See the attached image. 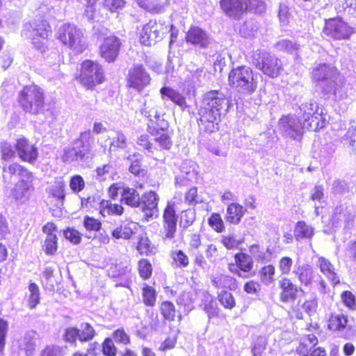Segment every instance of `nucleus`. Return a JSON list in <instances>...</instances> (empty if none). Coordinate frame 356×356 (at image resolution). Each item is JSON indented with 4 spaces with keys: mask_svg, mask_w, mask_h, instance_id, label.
<instances>
[{
    "mask_svg": "<svg viewBox=\"0 0 356 356\" xmlns=\"http://www.w3.org/2000/svg\"><path fill=\"white\" fill-rule=\"evenodd\" d=\"M227 100L225 95L218 90L207 92L198 109V125L205 131L214 132L218 129V123L223 111H226Z\"/></svg>",
    "mask_w": 356,
    "mask_h": 356,
    "instance_id": "f257e3e1",
    "label": "nucleus"
},
{
    "mask_svg": "<svg viewBox=\"0 0 356 356\" xmlns=\"http://www.w3.org/2000/svg\"><path fill=\"white\" fill-rule=\"evenodd\" d=\"M93 141L94 138L90 130L81 132L78 138L64 148L61 156L62 161L68 163L83 161Z\"/></svg>",
    "mask_w": 356,
    "mask_h": 356,
    "instance_id": "f03ea898",
    "label": "nucleus"
},
{
    "mask_svg": "<svg viewBox=\"0 0 356 356\" xmlns=\"http://www.w3.org/2000/svg\"><path fill=\"white\" fill-rule=\"evenodd\" d=\"M228 82L236 90L246 95L254 92L257 87L252 70L245 65L233 68L229 74Z\"/></svg>",
    "mask_w": 356,
    "mask_h": 356,
    "instance_id": "7ed1b4c3",
    "label": "nucleus"
},
{
    "mask_svg": "<svg viewBox=\"0 0 356 356\" xmlns=\"http://www.w3.org/2000/svg\"><path fill=\"white\" fill-rule=\"evenodd\" d=\"M19 103L26 113H40L44 110V91L35 84L26 86L19 92Z\"/></svg>",
    "mask_w": 356,
    "mask_h": 356,
    "instance_id": "20e7f679",
    "label": "nucleus"
},
{
    "mask_svg": "<svg viewBox=\"0 0 356 356\" xmlns=\"http://www.w3.org/2000/svg\"><path fill=\"white\" fill-rule=\"evenodd\" d=\"M225 13L233 19H239L247 11L262 13L266 9L262 0H220Z\"/></svg>",
    "mask_w": 356,
    "mask_h": 356,
    "instance_id": "39448f33",
    "label": "nucleus"
},
{
    "mask_svg": "<svg viewBox=\"0 0 356 356\" xmlns=\"http://www.w3.org/2000/svg\"><path fill=\"white\" fill-rule=\"evenodd\" d=\"M300 111L305 129L317 131L326 126L327 121L323 109L318 106L316 101L309 99L302 103L300 106Z\"/></svg>",
    "mask_w": 356,
    "mask_h": 356,
    "instance_id": "423d86ee",
    "label": "nucleus"
},
{
    "mask_svg": "<svg viewBox=\"0 0 356 356\" xmlns=\"http://www.w3.org/2000/svg\"><path fill=\"white\" fill-rule=\"evenodd\" d=\"M253 63L264 74L272 78L278 76L283 70L281 60L265 51H259L254 54Z\"/></svg>",
    "mask_w": 356,
    "mask_h": 356,
    "instance_id": "0eeeda50",
    "label": "nucleus"
},
{
    "mask_svg": "<svg viewBox=\"0 0 356 356\" xmlns=\"http://www.w3.org/2000/svg\"><path fill=\"white\" fill-rule=\"evenodd\" d=\"M312 77L313 81L318 83L325 93L329 94L332 90L331 84L338 79L339 74L334 66L323 63L318 64L313 68Z\"/></svg>",
    "mask_w": 356,
    "mask_h": 356,
    "instance_id": "6e6552de",
    "label": "nucleus"
},
{
    "mask_svg": "<svg viewBox=\"0 0 356 356\" xmlns=\"http://www.w3.org/2000/svg\"><path fill=\"white\" fill-rule=\"evenodd\" d=\"M81 37V31L71 24H63L58 31V39L72 49L75 54H80L86 49Z\"/></svg>",
    "mask_w": 356,
    "mask_h": 356,
    "instance_id": "1a4fd4ad",
    "label": "nucleus"
},
{
    "mask_svg": "<svg viewBox=\"0 0 356 356\" xmlns=\"http://www.w3.org/2000/svg\"><path fill=\"white\" fill-rule=\"evenodd\" d=\"M323 33L334 40H348L355 29L339 17L325 19Z\"/></svg>",
    "mask_w": 356,
    "mask_h": 356,
    "instance_id": "9d476101",
    "label": "nucleus"
},
{
    "mask_svg": "<svg viewBox=\"0 0 356 356\" xmlns=\"http://www.w3.org/2000/svg\"><path fill=\"white\" fill-rule=\"evenodd\" d=\"M168 33V25L165 22L150 20L144 25L140 35V42L146 46H151L160 40Z\"/></svg>",
    "mask_w": 356,
    "mask_h": 356,
    "instance_id": "9b49d317",
    "label": "nucleus"
},
{
    "mask_svg": "<svg viewBox=\"0 0 356 356\" xmlns=\"http://www.w3.org/2000/svg\"><path fill=\"white\" fill-rule=\"evenodd\" d=\"M80 80L88 89H91L97 84L101 83L104 80L102 67L97 63L89 60H85L81 65Z\"/></svg>",
    "mask_w": 356,
    "mask_h": 356,
    "instance_id": "f8f14e48",
    "label": "nucleus"
},
{
    "mask_svg": "<svg viewBox=\"0 0 356 356\" xmlns=\"http://www.w3.org/2000/svg\"><path fill=\"white\" fill-rule=\"evenodd\" d=\"M234 261L228 265V269L231 273L243 279H248L254 275V260L249 254L245 252L235 254Z\"/></svg>",
    "mask_w": 356,
    "mask_h": 356,
    "instance_id": "ddd939ff",
    "label": "nucleus"
},
{
    "mask_svg": "<svg viewBox=\"0 0 356 356\" xmlns=\"http://www.w3.org/2000/svg\"><path fill=\"white\" fill-rule=\"evenodd\" d=\"M168 123L161 120L159 124H147V131L154 137L160 149H170L172 145V135L168 130Z\"/></svg>",
    "mask_w": 356,
    "mask_h": 356,
    "instance_id": "4468645a",
    "label": "nucleus"
},
{
    "mask_svg": "<svg viewBox=\"0 0 356 356\" xmlns=\"http://www.w3.org/2000/svg\"><path fill=\"white\" fill-rule=\"evenodd\" d=\"M31 27L32 29L24 32V34L31 39L37 49L44 51L45 40L51 33L49 24L45 20H40L35 22Z\"/></svg>",
    "mask_w": 356,
    "mask_h": 356,
    "instance_id": "2eb2a0df",
    "label": "nucleus"
},
{
    "mask_svg": "<svg viewBox=\"0 0 356 356\" xmlns=\"http://www.w3.org/2000/svg\"><path fill=\"white\" fill-rule=\"evenodd\" d=\"M280 130L286 137L300 141L304 133L305 126L294 115H286L280 119Z\"/></svg>",
    "mask_w": 356,
    "mask_h": 356,
    "instance_id": "dca6fc26",
    "label": "nucleus"
},
{
    "mask_svg": "<svg viewBox=\"0 0 356 356\" xmlns=\"http://www.w3.org/2000/svg\"><path fill=\"white\" fill-rule=\"evenodd\" d=\"M159 200V195L152 191L145 192L140 200L138 207L143 213V216L148 221L158 217L159 209L158 203Z\"/></svg>",
    "mask_w": 356,
    "mask_h": 356,
    "instance_id": "f3484780",
    "label": "nucleus"
},
{
    "mask_svg": "<svg viewBox=\"0 0 356 356\" xmlns=\"http://www.w3.org/2000/svg\"><path fill=\"white\" fill-rule=\"evenodd\" d=\"M150 80L149 74L142 65H134L129 70L127 83L129 87L134 88L138 91L149 85Z\"/></svg>",
    "mask_w": 356,
    "mask_h": 356,
    "instance_id": "a211bd4d",
    "label": "nucleus"
},
{
    "mask_svg": "<svg viewBox=\"0 0 356 356\" xmlns=\"http://www.w3.org/2000/svg\"><path fill=\"white\" fill-rule=\"evenodd\" d=\"M177 218L175 203L168 202L163 215L165 240H172L174 238L177 231Z\"/></svg>",
    "mask_w": 356,
    "mask_h": 356,
    "instance_id": "6ab92c4d",
    "label": "nucleus"
},
{
    "mask_svg": "<svg viewBox=\"0 0 356 356\" xmlns=\"http://www.w3.org/2000/svg\"><path fill=\"white\" fill-rule=\"evenodd\" d=\"M278 286L280 289L279 298L283 303L294 302L298 298V292L302 291L300 286L294 284L287 277H282L279 280Z\"/></svg>",
    "mask_w": 356,
    "mask_h": 356,
    "instance_id": "aec40b11",
    "label": "nucleus"
},
{
    "mask_svg": "<svg viewBox=\"0 0 356 356\" xmlns=\"http://www.w3.org/2000/svg\"><path fill=\"white\" fill-rule=\"evenodd\" d=\"M3 177L6 182H12L15 180L31 179L32 173L24 168L22 165L13 163L8 166L3 165Z\"/></svg>",
    "mask_w": 356,
    "mask_h": 356,
    "instance_id": "412c9836",
    "label": "nucleus"
},
{
    "mask_svg": "<svg viewBox=\"0 0 356 356\" xmlns=\"http://www.w3.org/2000/svg\"><path fill=\"white\" fill-rule=\"evenodd\" d=\"M15 149L19 157L23 161L33 163L38 158V153L37 148L24 138H21L17 140Z\"/></svg>",
    "mask_w": 356,
    "mask_h": 356,
    "instance_id": "4be33fe9",
    "label": "nucleus"
},
{
    "mask_svg": "<svg viewBox=\"0 0 356 356\" xmlns=\"http://www.w3.org/2000/svg\"><path fill=\"white\" fill-rule=\"evenodd\" d=\"M120 42L115 36H109L104 39L100 46V54L108 62H113L118 55Z\"/></svg>",
    "mask_w": 356,
    "mask_h": 356,
    "instance_id": "5701e85b",
    "label": "nucleus"
},
{
    "mask_svg": "<svg viewBox=\"0 0 356 356\" xmlns=\"http://www.w3.org/2000/svg\"><path fill=\"white\" fill-rule=\"evenodd\" d=\"M31 179H24L19 180L13 190L12 195L18 203H24L26 202L33 191L34 188Z\"/></svg>",
    "mask_w": 356,
    "mask_h": 356,
    "instance_id": "b1692460",
    "label": "nucleus"
},
{
    "mask_svg": "<svg viewBox=\"0 0 356 356\" xmlns=\"http://www.w3.org/2000/svg\"><path fill=\"white\" fill-rule=\"evenodd\" d=\"M186 42L206 48L211 42L209 34L198 26H192L186 33Z\"/></svg>",
    "mask_w": 356,
    "mask_h": 356,
    "instance_id": "393cba45",
    "label": "nucleus"
},
{
    "mask_svg": "<svg viewBox=\"0 0 356 356\" xmlns=\"http://www.w3.org/2000/svg\"><path fill=\"white\" fill-rule=\"evenodd\" d=\"M299 282L305 287H311L315 278V273L312 266L308 264L296 265L293 270Z\"/></svg>",
    "mask_w": 356,
    "mask_h": 356,
    "instance_id": "a878e982",
    "label": "nucleus"
},
{
    "mask_svg": "<svg viewBox=\"0 0 356 356\" xmlns=\"http://www.w3.org/2000/svg\"><path fill=\"white\" fill-rule=\"evenodd\" d=\"M316 265L333 286L340 282L337 270L328 259L321 256L318 257Z\"/></svg>",
    "mask_w": 356,
    "mask_h": 356,
    "instance_id": "bb28decb",
    "label": "nucleus"
},
{
    "mask_svg": "<svg viewBox=\"0 0 356 356\" xmlns=\"http://www.w3.org/2000/svg\"><path fill=\"white\" fill-rule=\"evenodd\" d=\"M140 112L142 115L149 119L147 124H159L161 120H165L161 118L160 113L158 111L156 102L152 99L145 101Z\"/></svg>",
    "mask_w": 356,
    "mask_h": 356,
    "instance_id": "cd10ccee",
    "label": "nucleus"
},
{
    "mask_svg": "<svg viewBox=\"0 0 356 356\" xmlns=\"http://www.w3.org/2000/svg\"><path fill=\"white\" fill-rule=\"evenodd\" d=\"M353 219V216L350 212L347 211L346 207L343 205H340L336 207L334 209L330 220L335 227L343 224L346 227L351 224Z\"/></svg>",
    "mask_w": 356,
    "mask_h": 356,
    "instance_id": "c85d7f7f",
    "label": "nucleus"
},
{
    "mask_svg": "<svg viewBox=\"0 0 356 356\" xmlns=\"http://www.w3.org/2000/svg\"><path fill=\"white\" fill-rule=\"evenodd\" d=\"M137 228L136 222L124 221L112 232V236L117 239H129L136 232Z\"/></svg>",
    "mask_w": 356,
    "mask_h": 356,
    "instance_id": "c756f323",
    "label": "nucleus"
},
{
    "mask_svg": "<svg viewBox=\"0 0 356 356\" xmlns=\"http://www.w3.org/2000/svg\"><path fill=\"white\" fill-rule=\"evenodd\" d=\"M140 197L138 192L134 188L122 186L121 201L125 204L137 208L140 205Z\"/></svg>",
    "mask_w": 356,
    "mask_h": 356,
    "instance_id": "7c9ffc66",
    "label": "nucleus"
},
{
    "mask_svg": "<svg viewBox=\"0 0 356 356\" xmlns=\"http://www.w3.org/2000/svg\"><path fill=\"white\" fill-rule=\"evenodd\" d=\"M318 342V338L313 334H309L302 337L297 348V353L301 356H308L315 349Z\"/></svg>",
    "mask_w": 356,
    "mask_h": 356,
    "instance_id": "2f4dec72",
    "label": "nucleus"
},
{
    "mask_svg": "<svg viewBox=\"0 0 356 356\" xmlns=\"http://www.w3.org/2000/svg\"><path fill=\"white\" fill-rule=\"evenodd\" d=\"M160 92L163 99L168 98L182 108L187 106L185 97L175 90L170 87H163Z\"/></svg>",
    "mask_w": 356,
    "mask_h": 356,
    "instance_id": "473e14b6",
    "label": "nucleus"
},
{
    "mask_svg": "<svg viewBox=\"0 0 356 356\" xmlns=\"http://www.w3.org/2000/svg\"><path fill=\"white\" fill-rule=\"evenodd\" d=\"M246 209L236 203L230 204L227 209V220L233 224H238L244 216Z\"/></svg>",
    "mask_w": 356,
    "mask_h": 356,
    "instance_id": "72a5a7b5",
    "label": "nucleus"
},
{
    "mask_svg": "<svg viewBox=\"0 0 356 356\" xmlns=\"http://www.w3.org/2000/svg\"><path fill=\"white\" fill-rule=\"evenodd\" d=\"M123 211L124 208L120 204H112L110 201L104 200L99 202V213L104 217L110 215L120 216Z\"/></svg>",
    "mask_w": 356,
    "mask_h": 356,
    "instance_id": "f704fd0d",
    "label": "nucleus"
},
{
    "mask_svg": "<svg viewBox=\"0 0 356 356\" xmlns=\"http://www.w3.org/2000/svg\"><path fill=\"white\" fill-rule=\"evenodd\" d=\"M275 268L271 264L264 266L259 270L260 281L265 286H270L275 282Z\"/></svg>",
    "mask_w": 356,
    "mask_h": 356,
    "instance_id": "c9c22d12",
    "label": "nucleus"
},
{
    "mask_svg": "<svg viewBox=\"0 0 356 356\" xmlns=\"http://www.w3.org/2000/svg\"><path fill=\"white\" fill-rule=\"evenodd\" d=\"M314 233V228L306 224L305 222L299 221L297 222L294 230V236L297 241L302 238H311Z\"/></svg>",
    "mask_w": 356,
    "mask_h": 356,
    "instance_id": "e433bc0d",
    "label": "nucleus"
},
{
    "mask_svg": "<svg viewBox=\"0 0 356 356\" xmlns=\"http://www.w3.org/2000/svg\"><path fill=\"white\" fill-rule=\"evenodd\" d=\"M213 283L218 288H226L234 290L237 287L236 280L234 277L226 275H220L214 277Z\"/></svg>",
    "mask_w": 356,
    "mask_h": 356,
    "instance_id": "4c0bfd02",
    "label": "nucleus"
},
{
    "mask_svg": "<svg viewBox=\"0 0 356 356\" xmlns=\"http://www.w3.org/2000/svg\"><path fill=\"white\" fill-rule=\"evenodd\" d=\"M37 334L34 331L28 332L24 337L20 346L26 351L27 355H31L35 346Z\"/></svg>",
    "mask_w": 356,
    "mask_h": 356,
    "instance_id": "58836bf2",
    "label": "nucleus"
},
{
    "mask_svg": "<svg viewBox=\"0 0 356 356\" xmlns=\"http://www.w3.org/2000/svg\"><path fill=\"white\" fill-rule=\"evenodd\" d=\"M331 86L332 90L329 93H332L337 99L343 100L348 97L345 83L340 76Z\"/></svg>",
    "mask_w": 356,
    "mask_h": 356,
    "instance_id": "ea45409f",
    "label": "nucleus"
},
{
    "mask_svg": "<svg viewBox=\"0 0 356 356\" xmlns=\"http://www.w3.org/2000/svg\"><path fill=\"white\" fill-rule=\"evenodd\" d=\"M348 320L343 315H332L329 320L328 327L332 331H341L344 330Z\"/></svg>",
    "mask_w": 356,
    "mask_h": 356,
    "instance_id": "a19ab883",
    "label": "nucleus"
},
{
    "mask_svg": "<svg viewBox=\"0 0 356 356\" xmlns=\"http://www.w3.org/2000/svg\"><path fill=\"white\" fill-rule=\"evenodd\" d=\"M65 184L62 178L56 179L52 186L49 188V193L60 200L65 198Z\"/></svg>",
    "mask_w": 356,
    "mask_h": 356,
    "instance_id": "79ce46f5",
    "label": "nucleus"
},
{
    "mask_svg": "<svg viewBox=\"0 0 356 356\" xmlns=\"http://www.w3.org/2000/svg\"><path fill=\"white\" fill-rule=\"evenodd\" d=\"M171 257L177 267L185 268L189 264L188 256L181 250L172 251Z\"/></svg>",
    "mask_w": 356,
    "mask_h": 356,
    "instance_id": "37998d69",
    "label": "nucleus"
},
{
    "mask_svg": "<svg viewBox=\"0 0 356 356\" xmlns=\"http://www.w3.org/2000/svg\"><path fill=\"white\" fill-rule=\"evenodd\" d=\"M196 296L197 294L194 290L184 291L177 297V302L178 305L189 307L194 302Z\"/></svg>",
    "mask_w": 356,
    "mask_h": 356,
    "instance_id": "c03bdc74",
    "label": "nucleus"
},
{
    "mask_svg": "<svg viewBox=\"0 0 356 356\" xmlns=\"http://www.w3.org/2000/svg\"><path fill=\"white\" fill-rule=\"evenodd\" d=\"M29 291L30 292L28 305L31 309H33L40 302V293L39 287L35 283H31L29 286Z\"/></svg>",
    "mask_w": 356,
    "mask_h": 356,
    "instance_id": "a18cd8bd",
    "label": "nucleus"
},
{
    "mask_svg": "<svg viewBox=\"0 0 356 356\" xmlns=\"http://www.w3.org/2000/svg\"><path fill=\"white\" fill-rule=\"evenodd\" d=\"M278 50L298 55L299 45L289 40H282L276 44Z\"/></svg>",
    "mask_w": 356,
    "mask_h": 356,
    "instance_id": "49530a36",
    "label": "nucleus"
},
{
    "mask_svg": "<svg viewBox=\"0 0 356 356\" xmlns=\"http://www.w3.org/2000/svg\"><path fill=\"white\" fill-rule=\"evenodd\" d=\"M143 300L145 305L152 307L156 302V291L150 286L143 288Z\"/></svg>",
    "mask_w": 356,
    "mask_h": 356,
    "instance_id": "de8ad7c7",
    "label": "nucleus"
},
{
    "mask_svg": "<svg viewBox=\"0 0 356 356\" xmlns=\"http://www.w3.org/2000/svg\"><path fill=\"white\" fill-rule=\"evenodd\" d=\"M127 147V138L125 135L119 131L117 133L116 136L113 138L109 147V152L116 149H124Z\"/></svg>",
    "mask_w": 356,
    "mask_h": 356,
    "instance_id": "09e8293b",
    "label": "nucleus"
},
{
    "mask_svg": "<svg viewBox=\"0 0 356 356\" xmlns=\"http://www.w3.org/2000/svg\"><path fill=\"white\" fill-rule=\"evenodd\" d=\"M79 341H88L91 340L95 334V331L93 327L89 323H82L81 325L80 329H79Z\"/></svg>",
    "mask_w": 356,
    "mask_h": 356,
    "instance_id": "8fccbe9b",
    "label": "nucleus"
},
{
    "mask_svg": "<svg viewBox=\"0 0 356 356\" xmlns=\"http://www.w3.org/2000/svg\"><path fill=\"white\" fill-rule=\"evenodd\" d=\"M43 249L47 254H54L57 250V237L56 234H49L44 241Z\"/></svg>",
    "mask_w": 356,
    "mask_h": 356,
    "instance_id": "3c124183",
    "label": "nucleus"
},
{
    "mask_svg": "<svg viewBox=\"0 0 356 356\" xmlns=\"http://www.w3.org/2000/svg\"><path fill=\"white\" fill-rule=\"evenodd\" d=\"M161 310L163 316L166 320L173 321L175 317V308L174 305L169 301L162 302Z\"/></svg>",
    "mask_w": 356,
    "mask_h": 356,
    "instance_id": "603ef678",
    "label": "nucleus"
},
{
    "mask_svg": "<svg viewBox=\"0 0 356 356\" xmlns=\"http://www.w3.org/2000/svg\"><path fill=\"white\" fill-rule=\"evenodd\" d=\"M218 300L221 305L227 309H232L235 306L234 296L228 291H222L218 295Z\"/></svg>",
    "mask_w": 356,
    "mask_h": 356,
    "instance_id": "864d4df0",
    "label": "nucleus"
},
{
    "mask_svg": "<svg viewBox=\"0 0 356 356\" xmlns=\"http://www.w3.org/2000/svg\"><path fill=\"white\" fill-rule=\"evenodd\" d=\"M137 144L151 154L158 150L156 146L149 141V136L146 134H143L138 138Z\"/></svg>",
    "mask_w": 356,
    "mask_h": 356,
    "instance_id": "5fc2aeb1",
    "label": "nucleus"
},
{
    "mask_svg": "<svg viewBox=\"0 0 356 356\" xmlns=\"http://www.w3.org/2000/svg\"><path fill=\"white\" fill-rule=\"evenodd\" d=\"M293 259L289 257H282L278 262V268L282 275H288L293 266Z\"/></svg>",
    "mask_w": 356,
    "mask_h": 356,
    "instance_id": "6e6d98bb",
    "label": "nucleus"
},
{
    "mask_svg": "<svg viewBox=\"0 0 356 356\" xmlns=\"http://www.w3.org/2000/svg\"><path fill=\"white\" fill-rule=\"evenodd\" d=\"M1 152V159L3 161H8L15 157V151L11 144L3 141L0 143Z\"/></svg>",
    "mask_w": 356,
    "mask_h": 356,
    "instance_id": "4d7b16f0",
    "label": "nucleus"
},
{
    "mask_svg": "<svg viewBox=\"0 0 356 356\" xmlns=\"http://www.w3.org/2000/svg\"><path fill=\"white\" fill-rule=\"evenodd\" d=\"M250 255L257 261H266V252L258 245H252L249 248Z\"/></svg>",
    "mask_w": 356,
    "mask_h": 356,
    "instance_id": "13d9d810",
    "label": "nucleus"
},
{
    "mask_svg": "<svg viewBox=\"0 0 356 356\" xmlns=\"http://www.w3.org/2000/svg\"><path fill=\"white\" fill-rule=\"evenodd\" d=\"M209 225L217 232H222L225 229L223 221L218 213L211 214L209 218Z\"/></svg>",
    "mask_w": 356,
    "mask_h": 356,
    "instance_id": "bf43d9fd",
    "label": "nucleus"
},
{
    "mask_svg": "<svg viewBox=\"0 0 356 356\" xmlns=\"http://www.w3.org/2000/svg\"><path fill=\"white\" fill-rule=\"evenodd\" d=\"M128 267L124 266L122 263L111 264L108 269V275L112 277H118L125 274L128 270Z\"/></svg>",
    "mask_w": 356,
    "mask_h": 356,
    "instance_id": "052dcab7",
    "label": "nucleus"
},
{
    "mask_svg": "<svg viewBox=\"0 0 356 356\" xmlns=\"http://www.w3.org/2000/svg\"><path fill=\"white\" fill-rule=\"evenodd\" d=\"M138 271L140 275L145 280L148 279L152 271L151 264L147 259H141L138 262Z\"/></svg>",
    "mask_w": 356,
    "mask_h": 356,
    "instance_id": "680f3d73",
    "label": "nucleus"
},
{
    "mask_svg": "<svg viewBox=\"0 0 356 356\" xmlns=\"http://www.w3.org/2000/svg\"><path fill=\"white\" fill-rule=\"evenodd\" d=\"M257 31V26L252 21L245 22L240 27V33L245 38H248L254 35V33Z\"/></svg>",
    "mask_w": 356,
    "mask_h": 356,
    "instance_id": "e2e57ef3",
    "label": "nucleus"
},
{
    "mask_svg": "<svg viewBox=\"0 0 356 356\" xmlns=\"http://www.w3.org/2000/svg\"><path fill=\"white\" fill-rule=\"evenodd\" d=\"M266 339L265 337H257L254 342L252 349L253 356H261V352L265 349L266 346Z\"/></svg>",
    "mask_w": 356,
    "mask_h": 356,
    "instance_id": "0e129e2a",
    "label": "nucleus"
},
{
    "mask_svg": "<svg viewBox=\"0 0 356 356\" xmlns=\"http://www.w3.org/2000/svg\"><path fill=\"white\" fill-rule=\"evenodd\" d=\"M42 276L44 278L43 284L44 287L49 290H53L54 288V284L53 281L54 269L51 267H46L43 271Z\"/></svg>",
    "mask_w": 356,
    "mask_h": 356,
    "instance_id": "69168bd1",
    "label": "nucleus"
},
{
    "mask_svg": "<svg viewBox=\"0 0 356 356\" xmlns=\"http://www.w3.org/2000/svg\"><path fill=\"white\" fill-rule=\"evenodd\" d=\"M83 226L87 230L97 232L100 230L102 223L97 219L86 216L83 220Z\"/></svg>",
    "mask_w": 356,
    "mask_h": 356,
    "instance_id": "338daca9",
    "label": "nucleus"
},
{
    "mask_svg": "<svg viewBox=\"0 0 356 356\" xmlns=\"http://www.w3.org/2000/svg\"><path fill=\"white\" fill-rule=\"evenodd\" d=\"M338 136H341L342 141H347L350 146L353 147L356 143V129L350 127L344 135L338 134Z\"/></svg>",
    "mask_w": 356,
    "mask_h": 356,
    "instance_id": "774afa93",
    "label": "nucleus"
}]
</instances>
